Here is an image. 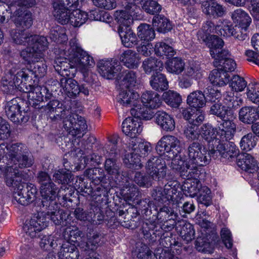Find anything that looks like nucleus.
Returning <instances> with one entry per match:
<instances>
[{"mask_svg":"<svg viewBox=\"0 0 259 259\" xmlns=\"http://www.w3.org/2000/svg\"><path fill=\"white\" fill-rule=\"evenodd\" d=\"M65 54L68 57L69 63H61V65H59L56 61L57 65L54 66L55 70L61 75H68V66L70 68H76L84 73L95 64L93 57L79 46L75 38L70 40L69 48Z\"/></svg>","mask_w":259,"mask_h":259,"instance_id":"nucleus-1","label":"nucleus"},{"mask_svg":"<svg viewBox=\"0 0 259 259\" xmlns=\"http://www.w3.org/2000/svg\"><path fill=\"white\" fill-rule=\"evenodd\" d=\"M212 147H208V152L204 148L202 149L201 145L197 142L192 143L187 148V153L191 160L198 165L207 164L210 158L217 159L219 157H223L226 147L220 139L214 140L212 143Z\"/></svg>","mask_w":259,"mask_h":259,"instance_id":"nucleus-2","label":"nucleus"},{"mask_svg":"<svg viewBox=\"0 0 259 259\" xmlns=\"http://www.w3.org/2000/svg\"><path fill=\"white\" fill-rule=\"evenodd\" d=\"M7 155L6 162L18 164L20 168L28 167L32 165L33 162L29 157L27 148L21 143L8 145Z\"/></svg>","mask_w":259,"mask_h":259,"instance_id":"nucleus-3","label":"nucleus"},{"mask_svg":"<svg viewBox=\"0 0 259 259\" xmlns=\"http://www.w3.org/2000/svg\"><path fill=\"white\" fill-rule=\"evenodd\" d=\"M181 142L175 136H163L157 143L156 150L159 155H163L164 158H173L179 152Z\"/></svg>","mask_w":259,"mask_h":259,"instance_id":"nucleus-4","label":"nucleus"},{"mask_svg":"<svg viewBox=\"0 0 259 259\" xmlns=\"http://www.w3.org/2000/svg\"><path fill=\"white\" fill-rule=\"evenodd\" d=\"M40 193L42 197L41 202L40 206H45L46 207L48 205L51 204L53 202L57 203L56 201V197H62L64 201L68 200L69 196L71 195L70 193L67 194L64 193L68 190V189H62L58 190V188L56 184L54 183H51L46 186L39 187Z\"/></svg>","mask_w":259,"mask_h":259,"instance_id":"nucleus-5","label":"nucleus"},{"mask_svg":"<svg viewBox=\"0 0 259 259\" xmlns=\"http://www.w3.org/2000/svg\"><path fill=\"white\" fill-rule=\"evenodd\" d=\"M63 128L70 135L81 138L87 129V124L84 117L76 114L70 113L63 120Z\"/></svg>","mask_w":259,"mask_h":259,"instance_id":"nucleus-6","label":"nucleus"},{"mask_svg":"<svg viewBox=\"0 0 259 259\" xmlns=\"http://www.w3.org/2000/svg\"><path fill=\"white\" fill-rule=\"evenodd\" d=\"M48 226V221L46 217H42V213L38 212L31 219H27L23 223L22 231L27 237L34 238L38 234Z\"/></svg>","mask_w":259,"mask_h":259,"instance_id":"nucleus-7","label":"nucleus"},{"mask_svg":"<svg viewBox=\"0 0 259 259\" xmlns=\"http://www.w3.org/2000/svg\"><path fill=\"white\" fill-rule=\"evenodd\" d=\"M137 10L138 8L134 1L122 2L121 9L114 13L115 20L119 24V27H128L133 23V16L137 13Z\"/></svg>","mask_w":259,"mask_h":259,"instance_id":"nucleus-8","label":"nucleus"},{"mask_svg":"<svg viewBox=\"0 0 259 259\" xmlns=\"http://www.w3.org/2000/svg\"><path fill=\"white\" fill-rule=\"evenodd\" d=\"M18 165L16 164L6 162V164H0V169L4 172L5 182L9 187L14 188L21 185L22 180L24 179L25 176L23 171L18 168Z\"/></svg>","mask_w":259,"mask_h":259,"instance_id":"nucleus-9","label":"nucleus"},{"mask_svg":"<svg viewBox=\"0 0 259 259\" xmlns=\"http://www.w3.org/2000/svg\"><path fill=\"white\" fill-rule=\"evenodd\" d=\"M145 168L147 174L150 176L153 180L160 181L166 175V164L159 156L150 157L146 164Z\"/></svg>","mask_w":259,"mask_h":259,"instance_id":"nucleus-10","label":"nucleus"},{"mask_svg":"<svg viewBox=\"0 0 259 259\" xmlns=\"http://www.w3.org/2000/svg\"><path fill=\"white\" fill-rule=\"evenodd\" d=\"M178 203L169 202L167 205L160 207L157 213V219L161 222H164L163 227L164 229H171L176 224L175 220L178 217L176 212Z\"/></svg>","mask_w":259,"mask_h":259,"instance_id":"nucleus-11","label":"nucleus"},{"mask_svg":"<svg viewBox=\"0 0 259 259\" xmlns=\"http://www.w3.org/2000/svg\"><path fill=\"white\" fill-rule=\"evenodd\" d=\"M26 185V187L22 184L19 185L13 193L14 199L22 205H27L32 202L37 193V189L33 185Z\"/></svg>","mask_w":259,"mask_h":259,"instance_id":"nucleus-12","label":"nucleus"},{"mask_svg":"<svg viewBox=\"0 0 259 259\" xmlns=\"http://www.w3.org/2000/svg\"><path fill=\"white\" fill-rule=\"evenodd\" d=\"M20 108L17 98L7 101L5 104L4 109L6 115L11 121L17 124L26 122L28 119L27 116L22 114Z\"/></svg>","mask_w":259,"mask_h":259,"instance_id":"nucleus-13","label":"nucleus"},{"mask_svg":"<svg viewBox=\"0 0 259 259\" xmlns=\"http://www.w3.org/2000/svg\"><path fill=\"white\" fill-rule=\"evenodd\" d=\"M44 110L53 121L59 120L63 121L70 113V111L64 109L63 104L57 100L50 101L46 105H44Z\"/></svg>","mask_w":259,"mask_h":259,"instance_id":"nucleus-14","label":"nucleus"},{"mask_svg":"<svg viewBox=\"0 0 259 259\" xmlns=\"http://www.w3.org/2000/svg\"><path fill=\"white\" fill-rule=\"evenodd\" d=\"M12 76L13 75V81L17 86L18 90L27 92L30 91L32 88V85L29 83L32 79V76L30 75L31 70L29 68H23L16 74L12 69L10 71Z\"/></svg>","mask_w":259,"mask_h":259,"instance_id":"nucleus-15","label":"nucleus"},{"mask_svg":"<svg viewBox=\"0 0 259 259\" xmlns=\"http://www.w3.org/2000/svg\"><path fill=\"white\" fill-rule=\"evenodd\" d=\"M93 140H94V137H90L86 141H82L81 143L75 140L72 142H68L65 145L66 147L62 146L61 148L68 153H71V154L81 157L82 155L89 153L91 150Z\"/></svg>","mask_w":259,"mask_h":259,"instance_id":"nucleus-16","label":"nucleus"},{"mask_svg":"<svg viewBox=\"0 0 259 259\" xmlns=\"http://www.w3.org/2000/svg\"><path fill=\"white\" fill-rule=\"evenodd\" d=\"M116 184L121 188L120 193L125 200H132L138 196L139 191L138 187L127 177L117 178Z\"/></svg>","mask_w":259,"mask_h":259,"instance_id":"nucleus-17","label":"nucleus"},{"mask_svg":"<svg viewBox=\"0 0 259 259\" xmlns=\"http://www.w3.org/2000/svg\"><path fill=\"white\" fill-rule=\"evenodd\" d=\"M72 4V0H58L53 4V14L57 21L62 24L70 23L71 8L67 7Z\"/></svg>","mask_w":259,"mask_h":259,"instance_id":"nucleus-18","label":"nucleus"},{"mask_svg":"<svg viewBox=\"0 0 259 259\" xmlns=\"http://www.w3.org/2000/svg\"><path fill=\"white\" fill-rule=\"evenodd\" d=\"M39 213H42V217H46L47 220H51L56 225H59L63 221V210L60 209L57 203H53L48 205L46 207L44 206H40Z\"/></svg>","mask_w":259,"mask_h":259,"instance_id":"nucleus-19","label":"nucleus"},{"mask_svg":"<svg viewBox=\"0 0 259 259\" xmlns=\"http://www.w3.org/2000/svg\"><path fill=\"white\" fill-rule=\"evenodd\" d=\"M99 73L101 75L108 79H112L121 70V66L116 61H103L98 64Z\"/></svg>","mask_w":259,"mask_h":259,"instance_id":"nucleus-20","label":"nucleus"},{"mask_svg":"<svg viewBox=\"0 0 259 259\" xmlns=\"http://www.w3.org/2000/svg\"><path fill=\"white\" fill-rule=\"evenodd\" d=\"M13 21L17 29L24 31L29 28L33 23L31 13L20 8L15 12Z\"/></svg>","mask_w":259,"mask_h":259,"instance_id":"nucleus-21","label":"nucleus"},{"mask_svg":"<svg viewBox=\"0 0 259 259\" xmlns=\"http://www.w3.org/2000/svg\"><path fill=\"white\" fill-rule=\"evenodd\" d=\"M142 130L141 120L136 117H127L122 124L123 133L131 137L132 140L141 133Z\"/></svg>","mask_w":259,"mask_h":259,"instance_id":"nucleus-22","label":"nucleus"},{"mask_svg":"<svg viewBox=\"0 0 259 259\" xmlns=\"http://www.w3.org/2000/svg\"><path fill=\"white\" fill-rule=\"evenodd\" d=\"M49 92V89L46 87L32 85V89L28 93V99L30 105L36 109L44 108V94Z\"/></svg>","mask_w":259,"mask_h":259,"instance_id":"nucleus-23","label":"nucleus"},{"mask_svg":"<svg viewBox=\"0 0 259 259\" xmlns=\"http://www.w3.org/2000/svg\"><path fill=\"white\" fill-rule=\"evenodd\" d=\"M139 97L137 93L134 92L133 89H122L117 97V102L123 107H131L132 106L137 107V99Z\"/></svg>","mask_w":259,"mask_h":259,"instance_id":"nucleus-24","label":"nucleus"},{"mask_svg":"<svg viewBox=\"0 0 259 259\" xmlns=\"http://www.w3.org/2000/svg\"><path fill=\"white\" fill-rule=\"evenodd\" d=\"M218 135L222 140L226 141L232 139L236 131V125L231 120L223 119L222 121H218Z\"/></svg>","mask_w":259,"mask_h":259,"instance_id":"nucleus-25","label":"nucleus"},{"mask_svg":"<svg viewBox=\"0 0 259 259\" xmlns=\"http://www.w3.org/2000/svg\"><path fill=\"white\" fill-rule=\"evenodd\" d=\"M247 30H244L240 26L235 25L233 26L232 25H224L222 30L218 29L217 31L218 35L224 36H233L235 38L239 40H244L246 37L245 32Z\"/></svg>","mask_w":259,"mask_h":259,"instance_id":"nucleus-26","label":"nucleus"},{"mask_svg":"<svg viewBox=\"0 0 259 259\" xmlns=\"http://www.w3.org/2000/svg\"><path fill=\"white\" fill-rule=\"evenodd\" d=\"M180 185L177 181L171 180L165 184L163 192L165 194V199L169 202L178 203V198L181 193Z\"/></svg>","mask_w":259,"mask_h":259,"instance_id":"nucleus-27","label":"nucleus"},{"mask_svg":"<svg viewBox=\"0 0 259 259\" xmlns=\"http://www.w3.org/2000/svg\"><path fill=\"white\" fill-rule=\"evenodd\" d=\"M156 122L165 131H172L175 128V121L172 116L165 111H158L156 113Z\"/></svg>","mask_w":259,"mask_h":259,"instance_id":"nucleus-28","label":"nucleus"},{"mask_svg":"<svg viewBox=\"0 0 259 259\" xmlns=\"http://www.w3.org/2000/svg\"><path fill=\"white\" fill-rule=\"evenodd\" d=\"M183 117L188 121L190 124L198 126L204 120L205 114L202 110L199 109H187L183 110Z\"/></svg>","mask_w":259,"mask_h":259,"instance_id":"nucleus-29","label":"nucleus"},{"mask_svg":"<svg viewBox=\"0 0 259 259\" xmlns=\"http://www.w3.org/2000/svg\"><path fill=\"white\" fill-rule=\"evenodd\" d=\"M120 60L126 67L136 69L140 64V57L135 51L127 50L120 55Z\"/></svg>","mask_w":259,"mask_h":259,"instance_id":"nucleus-30","label":"nucleus"},{"mask_svg":"<svg viewBox=\"0 0 259 259\" xmlns=\"http://www.w3.org/2000/svg\"><path fill=\"white\" fill-rule=\"evenodd\" d=\"M20 56L27 64L31 65L42 61L44 55L40 51L28 46L25 49L21 52Z\"/></svg>","mask_w":259,"mask_h":259,"instance_id":"nucleus-31","label":"nucleus"},{"mask_svg":"<svg viewBox=\"0 0 259 259\" xmlns=\"http://www.w3.org/2000/svg\"><path fill=\"white\" fill-rule=\"evenodd\" d=\"M118 31L120 35L122 44L127 48H132L138 43V38L135 33L128 27L124 28L118 27Z\"/></svg>","mask_w":259,"mask_h":259,"instance_id":"nucleus-32","label":"nucleus"},{"mask_svg":"<svg viewBox=\"0 0 259 259\" xmlns=\"http://www.w3.org/2000/svg\"><path fill=\"white\" fill-rule=\"evenodd\" d=\"M141 101L146 108L150 109L157 108L161 103L160 96L157 93L150 91L142 94Z\"/></svg>","mask_w":259,"mask_h":259,"instance_id":"nucleus-33","label":"nucleus"},{"mask_svg":"<svg viewBox=\"0 0 259 259\" xmlns=\"http://www.w3.org/2000/svg\"><path fill=\"white\" fill-rule=\"evenodd\" d=\"M58 256L60 259H78L79 252L74 244L66 242L62 244L58 252Z\"/></svg>","mask_w":259,"mask_h":259,"instance_id":"nucleus-34","label":"nucleus"},{"mask_svg":"<svg viewBox=\"0 0 259 259\" xmlns=\"http://www.w3.org/2000/svg\"><path fill=\"white\" fill-rule=\"evenodd\" d=\"M218 127H213L211 124L206 123L203 124L200 129L199 134L202 138L207 143L208 147H212V143L214 140H217Z\"/></svg>","mask_w":259,"mask_h":259,"instance_id":"nucleus-35","label":"nucleus"},{"mask_svg":"<svg viewBox=\"0 0 259 259\" xmlns=\"http://www.w3.org/2000/svg\"><path fill=\"white\" fill-rule=\"evenodd\" d=\"M60 84L68 96L71 98L76 97L80 93L79 86L77 82L71 78L62 77L60 79Z\"/></svg>","mask_w":259,"mask_h":259,"instance_id":"nucleus-36","label":"nucleus"},{"mask_svg":"<svg viewBox=\"0 0 259 259\" xmlns=\"http://www.w3.org/2000/svg\"><path fill=\"white\" fill-rule=\"evenodd\" d=\"M105 170L110 175L115 177V182L116 183L117 178L120 176L122 178L125 176L121 172V164L118 162L116 158H106L104 163Z\"/></svg>","mask_w":259,"mask_h":259,"instance_id":"nucleus-37","label":"nucleus"},{"mask_svg":"<svg viewBox=\"0 0 259 259\" xmlns=\"http://www.w3.org/2000/svg\"><path fill=\"white\" fill-rule=\"evenodd\" d=\"M239 119L244 123H253L259 118L258 107H243L239 111Z\"/></svg>","mask_w":259,"mask_h":259,"instance_id":"nucleus-38","label":"nucleus"},{"mask_svg":"<svg viewBox=\"0 0 259 259\" xmlns=\"http://www.w3.org/2000/svg\"><path fill=\"white\" fill-rule=\"evenodd\" d=\"M232 19L236 25L247 30L251 22V18L248 13L241 9H238L232 13Z\"/></svg>","mask_w":259,"mask_h":259,"instance_id":"nucleus-39","label":"nucleus"},{"mask_svg":"<svg viewBox=\"0 0 259 259\" xmlns=\"http://www.w3.org/2000/svg\"><path fill=\"white\" fill-rule=\"evenodd\" d=\"M217 67V69H213L209 73V80L214 85H224L228 82L230 76L225 71Z\"/></svg>","mask_w":259,"mask_h":259,"instance_id":"nucleus-40","label":"nucleus"},{"mask_svg":"<svg viewBox=\"0 0 259 259\" xmlns=\"http://www.w3.org/2000/svg\"><path fill=\"white\" fill-rule=\"evenodd\" d=\"M129 148L134 150L139 157H145L150 153L152 150L151 144L146 142H138L133 139L129 143Z\"/></svg>","mask_w":259,"mask_h":259,"instance_id":"nucleus-41","label":"nucleus"},{"mask_svg":"<svg viewBox=\"0 0 259 259\" xmlns=\"http://www.w3.org/2000/svg\"><path fill=\"white\" fill-rule=\"evenodd\" d=\"M206 102V99L201 91H195L191 93L187 97V103L190 107L199 109L204 107Z\"/></svg>","mask_w":259,"mask_h":259,"instance_id":"nucleus-42","label":"nucleus"},{"mask_svg":"<svg viewBox=\"0 0 259 259\" xmlns=\"http://www.w3.org/2000/svg\"><path fill=\"white\" fill-rule=\"evenodd\" d=\"M202 9L205 14L214 17H221L225 13V8L215 2L210 3L208 1L204 2L202 4Z\"/></svg>","mask_w":259,"mask_h":259,"instance_id":"nucleus-43","label":"nucleus"},{"mask_svg":"<svg viewBox=\"0 0 259 259\" xmlns=\"http://www.w3.org/2000/svg\"><path fill=\"white\" fill-rule=\"evenodd\" d=\"M77 7H72V4L69 6V8H71L70 23L74 27L81 26L88 19V14Z\"/></svg>","mask_w":259,"mask_h":259,"instance_id":"nucleus-44","label":"nucleus"},{"mask_svg":"<svg viewBox=\"0 0 259 259\" xmlns=\"http://www.w3.org/2000/svg\"><path fill=\"white\" fill-rule=\"evenodd\" d=\"M237 164L242 170L252 172L251 170H253L256 167V161L250 154L242 153L239 155Z\"/></svg>","mask_w":259,"mask_h":259,"instance_id":"nucleus-45","label":"nucleus"},{"mask_svg":"<svg viewBox=\"0 0 259 259\" xmlns=\"http://www.w3.org/2000/svg\"><path fill=\"white\" fill-rule=\"evenodd\" d=\"M64 169H59L56 170L53 175V177L56 182L59 184H68L70 182V179L72 175L69 170V166L68 165L67 162H65L64 159Z\"/></svg>","mask_w":259,"mask_h":259,"instance_id":"nucleus-46","label":"nucleus"},{"mask_svg":"<svg viewBox=\"0 0 259 259\" xmlns=\"http://www.w3.org/2000/svg\"><path fill=\"white\" fill-rule=\"evenodd\" d=\"M150 83L152 89L157 91L167 90L168 87L165 76L161 73H156L152 75Z\"/></svg>","mask_w":259,"mask_h":259,"instance_id":"nucleus-47","label":"nucleus"},{"mask_svg":"<svg viewBox=\"0 0 259 259\" xmlns=\"http://www.w3.org/2000/svg\"><path fill=\"white\" fill-rule=\"evenodd\" d=\"M28 46L43 53L48 48V41L47 38L44 36L30 35L28 40Z\"/></svg>","mask_w":259,"mask_h":259,"instance_id":"nucleus-48","label":"nucleus"},{"mask_svg":"<svg viewBox=\"0 0 259 259\" xmlns=\"http://www.w3.org/2000/svg\"><path fill=\"white\" fill-rule=\"evenodd\" d=\"M153 25L158 32L165 33L170 31L172 26L169 20L163 15H157L153 19Z\"/></svg>","mask_w":259,"mask_h":259,"instance_id":"nucleus-49","label":"nucleus"},{"mask_svg":"<svg viewBox=\"0 0 259 259\" xmlns=\"http://www.w3.org/2000/svg\"><path fill=\"white\" fill-rule=\"evenodd\" d=\"M184 68L185 63L180 58H173L166 63V69L171 73L179 74L183 71Z\"/></svg>","mask_w":259,"mask_h":259,"instance_id":"nucleus-50","label":"nucleus"},{"mask_svg":"<svg viewBox=\"0 0 259 259\" xmlns=\"http://www.w3.org/2000/svg\"><path fill=\"white\" fill-rule=\"evenodd\" d=\"M130 152L124 155L123 162L129 168L139 169L142 167L140 158L134 150L129 148Z\"/></svg>","mask_w":259,"mask_h":259,"instance_id":"nucleus-51","label":"nucleus"},{"mask_svg":"<svg viewBox=\"0 0 259 259\" xmlns=\"http://www.w3.org/2000/svg\"><path fill=\"white\" fill-rule=\"evenodd\" d=\"M201 188L202 187L200 181L187 180L183 186V190L186 195L194 197L200 191Z\"/></svg>","mask_w":259,"mask_h":259,"instance_id":"nucleus-52","label":"nucleus"},{"mask_svg":"<svg viewBox=\"0 0 259 259\" xmlns=\"http://www.w3.org/2000/svg\"><path fill=\"white\" fill-rule=\"evenodd\" d=\"M210 113L223 119L232 114V110L230 109V107H227L222 103H216L210 107Z\"/></svg>","mask_w":259,"mask_h":259,"instance_id":"nucleus-53","label":"nucleus"},{"mask_svg":"<svg viewBox=\"0 0 259 259\" xmlns=\"http://www.w3.org/2000/svg\"><path fill=\"white\" fill-rule=\"evenodd\" d=\"M205 44L209 48L211 56L214 57L217 53L218 54L219 50L223 48L224 41L217 35H211Z\"/></svg>","mask_w":259,"mask_h":259,"instance_id":"nucleus-54","label":"nucleus"},{"mask_svg":"<svg viewBox=\"0 0 259 259\" xmlns=\"http://www.w3.org/2000/svg\"><path fill=\"white\" fill-rule=\"evenodd\" d=\"M138 36L141 39L149 41L154 38L155 34L153 28L147 24H141L138 27Z\"/></svg>","mask_w":259,"mask_h":259,"instance_id":"nucleus-55","label":"nucleus"},{"mask_svg":"<svg viewBox=\"0 0 259 259\" xmlns=\"http://www.w3.org/2000/svg\"><path fill=\"white\" fill-rule=\"evenodd\" d=\"M142 67L146 73H150L152 71L161 70L163 68V63L154 58L150 57L143 62Z\"/></svg>","mask_w":259,"mask_h":259,"instance_id":"nucleus-56","label":"nucleus"},{"mask_svg":"<svg viewBox=\"0 0 259 259\" xmlns=\"http://www.w3.org/2000/svg\"><path fill=\"white\" fill-rule=\"evenodd\" d=\"M162 97L164 102L173 108H178L182 101L180 95L177 92L171 90L164 92Z\"/></svg>","mask_w":259,"mask_h":259,"instance_id":"nucleus-57","label":"nucleus"},{"mask_svg":"<svg viewBox=\"0 0 259 259\" xmlns=\"http://www.w3.org/2000/svg\"><path fill=\"white\" fill-rule=\"evenodd\" d=\"M180 223V226L182 227L180 231L182 237L187 242L191 241L194 238L195 231L193 226L184 221L181 222Z\"/></svg>","mask_w":259,"mask_h":259,"instance_id":"nucleus-58","label":"nucleus"},{"mask_svg":"<svg viewBox=\"0 0 259 259\" xmlns=\"http://www.w3.org/2000/svg\"><path fill=\"white\" fill-rule=\"evenodd\" d=\"M154 51L155 54L158 56L172 57L175 54L173 48L164 42H157L155 45Z\"/></svg>","mask_w":259,"mask_h":259,"instance_id":"nucleus-59","label":"nucleus"},{"mask_svg":"<svg viewBox=\"0 0 259 259\" xmlns=\"http://www.w3.org/2000/svg\"><path fill=\"white\" fill-rule=\"evenodd\" d=\"M11 36L16 44L28 46V40L30 35L25 33L24 30L18 29H13L11 31Z\"/></svg>","mask_w":259,"mask_h":259,"instance_id":"nucleus-60","label":"nucleus"},{"mask_svg":"<svg viewBox=\"0 0 259 259\" xmlns=\"http://www.w3.org/2000/svg\"><path fill=\"white\" fill-rule=\"evenodd\" d=\"M104 234L98 232H95L90 236L87 242V247L89 249L95 250L99 246L104 243Z\"/></svg>","mask_w":259,"mask_h":259,"instance_id":"nucleus-61","label":"nucleus"},{"mask_svg":"<svg viewBox=\"0 0 259 259\" xmlns=\"http://www.w3.org/2000/svg\"><path fill=\"white\" fill-rule=\"evenodd\" d=\"M137 84L138 80L136 72L133 71H129L121 81L120 87H122V89L124 88L132 89V88Z\"/></svg>","mask_w":259,"mask_h":259,"instance_id":"nucleus-62","label":"nucleus"},{"mask_svg":"<svg viewBox=\"0 0 259 259\" xmlns=\"http://www.w3.org/2000/svg\"><path fill=\"white\" fill-rule=\"evenodd\" d=\"M171 159L170 167L177 171H179L182 173V175L184 174L187 173L188 169H189V164H187L184 160L182 159L180 156H175L173 158L167 159Z\"/></svg>","mask_w":259,"mask_h":259,"instance_id":"nucleus-63","label":"nucleus"},{"mask_svg":"<svg viewBox=\"0 0 259 259\" xmlns=\"http://www.w3.org/2000/svg\"><path fill=\"white\" fill-rule=\"evenodd\" d=\"M85 175L92 180L95 184H98L103 182L104 177L103 170L99 168H94L87 169L85 172Z\"/></svg>","mask_w":259,"mask_h":259,"instance_id":"nucleus-64","label":"nucleus"}]
</instances>
